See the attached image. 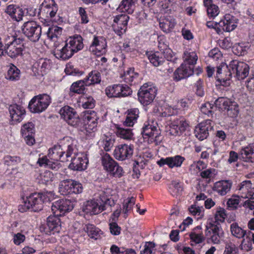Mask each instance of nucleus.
<instances>
[{"mask_svg": "<svg viewBox=\"0 0 254 254\" xmlns=\"http://www.w3.org/2000/svg\"><path fill=\"white\" fill-rule=\"evenodd\" d=\"M139 111L137 109H132L128 111L127 115L124 125L128 127H132L136 122L138 117Z\"/></svg>", "mask_w": 254, "mask_h": 254, "instance_id": "nucleus-41", "label": "nucleus"}, {"mask_svg": "<svg viewBox=\"0 0 254 254\" xmlns=\"http://www.w3.org/2000/svg\"><path fill=\"white\" fill-rule=\"evenodd\" d=\"M5 11L17 21L21 20L24 14L22 8L14 5H8Z\"/></svg>", "mask_w": 254, "mask_h": 254, "instance_id": "nucleus-30", "label": "nucleus"}, {"mask_svg": "<svg viewBox=\"0 0 254 254\" xmlns=\"http://www.w3.org/2000/svg\"><path fill=\"white\" fill-rule=\"evenodd\" d=\"M227 115L230 117H234L238 115L239 113L238 106L236 103L231 101L226 110Z\"/></svg>", "mask_w": 254, "mask_h": 254, "instance_id": "nucleus-51", "label": "nucleus"}, {"mask_svg": "<svg viewBox=\"0 0 254 254\" xmlns=\"http://www.w3.org/2000/svg\"><path fill=\"white\" fill-rule=\"evenodd\" d=\"M4 163L7 165H11L13 163L20 162V158L17 156L7 155L3 158Z\"/></svg>", "mask_w": 254, "mask_h": 254, "instance_id": "nucleus-62", "label": "nucleus"}, {"mask_svg": "<svg viewBox=\"0 0 254 254\" xmlns=\"http://www.w3.org/2000/svg\"><path fill=\"white\" fill-rule=\"evenodd\" d=\"M184 63L174 73V78L177 81L186 78L193 73V65L196 64L197 56L195 52H186L184 53Z\"/></svg>", "mask_w": 254, "mask_h": 254, "instance_id": "nucleus-3", "label": "nucleus"}, {"mask_svg": "<svg viewBox=\"0 0 254 254\" xmlns=\"http://www.w3.org/2000/svg\"><path fill=\"white\" fill-rule=\"evenodd\" d=\"M203 3L209 18H213L218 15L220 12L219 8L213 3L212 0H203Z\"/></svg>", "mask_w": 254, "mask_h": 254, "instance_id": "nucleus-32", "label": "nucleus"}, {"mask_svg": "<svg viewBox=\"0 0 254 254\" xmlns=\"http://www.w3.org/2000/svg\"><path fill=\"white\" fill-rule=\"evenodd\" d=\"M190 237L191 241L195 244L202 243L205 239V236H204L202 231V228L200 226L195 227L190 233Z\"/></svg>", "mask_w": 254, "mask_h": 254, "instance_id": "nucleus-31", "label": "nucleus"}, {"mask_svg": "<svg viewBox=\"0 0 254 254\" xmlns=\"http://www.w3.org/2000/svg\"><path fill=\"white\" fill-rule=\"evenodd\" d=\"M7 46L5 49V53L11 58H15L22 54L23 45L20 39H14L9 44H5Z\"/></svg>", "mask_w": 254, "mask_h": 254, "instance_id": "nucleus-18", "label": "nucleus"}, {"mask_svg": "<svg viewBox=\"0 0 254 254\" xmlns=\"http://www.w3.org/2000/svg\"><path fill=\"white\" fill-rule=\"evenodd\" d=\"M87 80L88 79H84L73 83L70 87V91L78 94L83 93L85 89V86L89 85Z\"/></svg>", "mask_w": 254, "mask_h": 254, "instance_id": "nucleus-39", "label": "nucleus"}, {"mask_svg": "<svg viewBox=\"0 0 254 254\" xmlns=\"http://www.w3.org/2000/svg\"><path fill=\"white\" fill-rule=\"evenodd\" d=\"M59 192L64 195L78 194L82 191V186L79 183L72 180H65L60 182Z\"/></svg>", "mask_w": 254, "mask_h": 254, "instance_id": "nucleus-7", "label": "nucleus"}, {"mask_svg": "<svg viewBox=\"0 0 254 254\" xmlns=\"http://www.w3.org/2000/svg\"><path fill=\"white\" fill-rule=\"evenodd\" d=\"M231 231L232 235L238 238H243L246 234V232L236 223H233L231 225Z\"/></svg>", "mask_w": 254, "mask_h": 254, "instance_id": "nucleus-45", "label": "nucleus"}, {"mask_svg": "<svg viewBox=\"0 0 254 254\" xmlns=\"http://www.w3.org/2000/svg\"><path fill=\"white\" fill-rule=\"evenodd\" d=\"M189 211L191 214L197 217V219H201L203 216V208L202 207L192 205L189 208Z\"/></svg>", "mask_w": 254, "mask_h": 254, "instance_id": "nucleus-50", "label": "nucleus"}, {"mask_svg": "<svg viewBox=\"0 0 254 254\" xmlns=\"http://www.w3.org/2000/svg\"><path fill=\"white\" fill-rule=\"evenodd\" d=\"M114 142V140L112 139L111 137H105V138L103 140L104 149L106 151H109L113 146Z\"/></svg>", "mask_w": 254, "mask_h": 254, "instance_id": "nucleus-64", "label": "nucleus"}, {"mask_svg": "<svg viewBox=\"0 0 254 254\" xmlns=\"http://www.w3.org/2000/svg\"><path fill=\"white\" fill-rule=\"evenodd\" d=\"M54 175L50 171H45L41 173L39 176V179L42 184H47L53 180Z\"/></svg>", "mask_w": 254, "mask_h": 254, "instance_id": "nucleus-54", "label": "nucleus"}, {"mask_svg": "<svg viewBox=\"0 0 254 254\" xmlns=\"http://www.w3.org/2000/svg\"><path fill=\"white\" fill-rule=\"evenodd\" d=\"M62 28L57 26H53L49 28L47 32V36L51 40H54L55 38H57L62 34Z\"/></svg>", "mask_w": 254, "mask_h": 254, "instance_id": "nucleus-46", "label": "nucleus"}, {"mask_svg": "<svg viewBox=\"0 0 254 254\" xmlns=\"http://www.w3.org/2000/svg\"><path fill=\"white\" fill-rule=\"evenodd\" d=\"M227 70H228V65H226L225 64H222L220 65L217 67L216 77L218 81L220 82H223L225 83L227 81L230 80L232 75V72L231 70H229L228 72V74H225V76L220 75L223 71H226Z\"/></svg>", "mask_w": 254, "mask_h": 254, "instance_id": "nucleus-33", "label": "nucleus"}, {"mask_svg": "<svg viewBox=\"0 0 254 254\" xmlns=\"http://www.w3.org/2000/svg\"><path fill=\"white\" fill-rule=\"evenodd\" d=\"M135 203V198L133 197L128 198L123 205V212L125 218L127 216V212L130 210Z\"/></svg>", "mask_w": 254, "mask_h": 254, "instance_id": "nucleus-49", "label": "nucleus"}, {"mask_svg": "<svg viewBox=\"0 0 254 254\" xmlns=\"http://www.w3.org/2000/svg\"><path fill=\"white\" fill-rule=\"evenodd\" d=\"M60 220L55 217H49L47 219V225L49 232L52 234L59 233L61 229V225L59 224Z\"/></svg>", "mask_w": 254, "mask_h": 254, "instance_id": "nucleus-38", "label": "nucleus"}, {"mask_svg": "<svg viewBox=\"0 0 254 254\" xmlns=\"http://www.w3.org/2000/svg\"><path fill=\"white\" fill-rule=\"evenodd\" d=\"M20 70L14 64H11L7 72L6 78L11 81H15L20 79Z\"/></svg>", "mask_w": 254, "mask_h": 254, "instance_id": "nucleus-37", "label": "nucleus"}, {"mask_svg": "<svg viewBox=\"0 0 254 254\" xmlns=\"http://www.w3.org/2000/svg\"><path fill=\"white\" fill-rule=\"evenodd\" d=\"M161 6L162 10H163L164 12H167L168 11H170L172 8L175 10L173 4L170 0H164L163 1Z\"/></svg>", "mask_w": 254, "mask_h": 254, "instance_id": "nucleus-60", "label": "nucleus"}, {"mask_svg": "<svg viewBox=\"0 0 254 254\" xmlns=\"http://www.w3.org/2000/svg\"><path fill=\"white\" fill-rule=\"evenodd\" d=\"M66 42L73 53L80 50L83 47L82 38L79 35L70 37Z\"/></svg>", "mask_w": 254, "mask_h": 254, "instance_id": "nucleus-29", "label": "nucleus"}, {"mask_svg": "<svg viewBox=\"0 0 254 254\" xmlns=\"http://www.w3.org/2000/svg\"><path fill=\"white\" fill-rule=\"evenodd\" d=\"M210 120H206L200 123L195 127L194 133L195 136L200 140L206 139L209 134V131L212 129Z\"/></svg>", "mask_w": 254, "mask_h": 254, "instance_id": "nucleus-19", "label": "nucleus"}, {"mask_svg": "<svg viewBox=\"0 0 254 254\" xmlns=\"http://www.w3.org/2000/svg\"><path fill=\"white\" fill-rule=\"evenodd\" d=\"M110 202L111 200L109 199H106L104 202V205H99L94 200H88L83 204L82 211L86 214H97L106 209L107 207L110 205Z\"/></svg>", "mask_w": 254, "mask_h": 254, "instance_id": "nucleus-12", "label": "nucleus"}, {"mask_svg": "<svg viewBox=\"0 0 254 254\" xmlns=\"http://www.w3.org/2000/svg\"><path fill=\"white\" fill-rule=\"evenodd\" d=\"M148 59L150 63L155 66L159 65L163 62V59L161 58H159L156 53L149 55Z\"/></svg>", "mask_w": 254, "mask_h": 254, "instance_id": "nucleus-57", "label": "nucleus"}, {"mask_svg": "<svg viewBox=\"0 0 254 254\" xmlns=\"http://www.w3.org/2000/svg\"><path fill=\"white\" fill-rule=\"evenodd\" d=\"M53 195L52 192H47L44 193H33L26 197L23 200V205L19 206V210L24 212L29 209L34 211L42 209L45 201H50V197Z\"/></svg>", "mask_w": 254, "mask_h": 254, "instance_id": "nucleus-2", "label": "nucleus"}, {"mask_svg": "<svg viewBox=\"0 0 254 254\" xmlns=\"http://www.w3.org/2000/svg\"><path fill=\"white\" fill-rule=\"evenodd\" d=\"M238 252L236 246L232 243H229L226 245L224 254H237Z\"/></svg>", "mask_w": 254, "mask_h": 254, "instance_id": "nucleus-59", "label": "nucleus"}, {"mask_svg": "<svg viewBox=\"0 0 254 254\" xmlns=\"http://www.w3.org/2000/svg\"><path fill=\"white\" fill-rule=\"evenodd\" d=\"M116 133L118 137L126 140H131L133 135L131 129L121 127L118 125L116 126Z\"/></svg>", "mask_w": 254, "mask_h": 254, "instance_id": "nucleus-40", "label": "nucleus"}, {"mask_svg": "<svg viewBox=\"0 0 254 254\" xmlns=\"http://www.w3.org/2000/svg\"><path fill=\"white\" fill-rule=\"evenodd\" d=\"M228 70H231L232 74H235L238 79L241 80L248 75L249 66L244 62L233 60L228 65Z\"/></svg>", "mask_w": 254, "mask_h": 254, "instance_id": "nucleus-9", "label": "nucleus"}, {"mask_svg": "<svg viewBox=\"0 0 254 254\" xmlns=\"http://www.w3.org/2000/svg\"><path fill=\"white\" fill-rule=\"evenodd\" d=\"M254 146L250 144L242 148L240 153V158L247 162H254Z\"/></svg>", "mask_w": 254, "mask_h": 254, "instance_id": "nucleus-28", "label": "nucleus"}, {"mask_svg": "<svg viewBox=\"0 0 254 254\" xmlns=\"http://www.w3.org/2000/svg\"><path fill=\"white\" fill-rule=\"evenodd\" d=\"M105 47L106 43L103 39L99 40L97 37H95L89 47V50L94 55L99 56L105 53Z\"/></svg>", "mask_w": 254, "mask_h": 254, "instance_id": "nucleus-26", "label": "nucleus"}, {"mask_svg": "<svg viewBox=\"0 0 254 254\" xmlns=\"http://www.w3.org/2000/svg\"><path fill=\"white\" fill-rule=\"evenodd\" d=\"M105 92L109 98L122 97L131 95L132 90L126 85L118 84L107 87Z\"/></svg>", "mask_w": 254, "mask_h": 254, "instance_id": "nucleus-11", "label": "nucleus"}, {"mask_svg": "<svg viewBox=\"0 0 254 254\" xmlns=\"http://www.w3.org/2000/svg\"><path fill=\"white\" fill-rule=\"evenodd\" d=\"M157 90L155 87L148 86L146 84L141 86L138 92V100L143 105L150 104L154 100Z\"/></svg>", "mask_w": 254, "mask_h": 254, "instance_id": "nucleus-10", "label": "nucleus"}, {"mask_svg": "<svg viewBox=\"0 0 254 254\" xmlns=\"http://www.w3.org/2000/svg\"><path fill=\"white\" fill-rule=\"evenodd\" d=\"M224 233L221 226L218 224L210 223L206 226L205 236L208 242L219 244L224 237Z\"/></svg>", "mask_w": 254, "mask_h": 254, "instance_id": "nucleus-5", "label": "nucleus"}, {"mask_svg": "<svg viewBox=\"0 0 254 254\" xmlns=\"http://www.w3.org/2000/svg\"><path fill=\"white\" fill-rule=\"evenodd\" d=\"M88 162V159L85 155L76 154L75 156L72 158L69 167L74 171H82L86 168Z\"/></svg>", "mask_w": 254, "mask_h": 254, "instance_id": "nucleus-20", "label": "nucleus"}, {"mask_svg": "<svg viewBox=\"0 0 254 254\" xmlns=\"http://www.w3.org/2000/svg\"><path fill=\"white\" fill-rule=\"evenodd\" d=\"M74 206V202L69 199H62L53 203L51 209L56 215L61 216L72 210Z\"/></svg>", "mask_w": 254, "mask_h": 254, "instance_id": "nucleus-13", "label": "nucleus"}, {"mask_svg": "<svg viewBox=\"0 0 254 254\" xmlns=\"http://www.w3.org/2000/svg\"><path fill=\"white\" fill-rule=\"evenodd\" d=\"M21 132L22 134H32L34 132V125L32 123H28L23 125L21 128Z\"/></svg>", "mask_w": 254, "mask_h": 254, "instance_id": "nucleus-58", "label": "nucleus"}, {"mask_svg": "<svg viewBox=\"0 0 254 254\" xmlns=\"http://www.w3.org/2000/svg\"><path fill=\"white\" fill-rule=\"evenodd\" d=\"M83 230L91 238H94L96 240L98 239L100 235V230L98 228H96L93 225L87 224L85 225L83 227Z\"/></svg>", "mask_w": 254, "mask_h": 254, "instance_id": "nucleus-42", "label": "nucleus"}, {"mask_svg": "<svg viewBox=\"0 0 254 254\" xmlns=\"http://www.w3.org/2000/svg\"><path fill=\"white\" fill-rule=\"evenodd\" d=\"M227 216L225 210L221 207L217 208L215 214L216 222H223Z\"/></svg>", "mask_w": 254, "mask_h": 254, "instance_id": "nucleus-55", "label": "nucleus"}, {"mask_svg": "<svg viewBox=\"0 0 254 254\" xmlns=\"http://www.w3.org/2000/svg\"><path fill=\"white\" fill-rule=\"evenodd\" d=\"M185 160L184 157L180 155H176L174 157L162 158L157 163L160 167L166 164L170 168L172 169L181 167Z\"/></svg>", "mask_w": 254, "mask_h": 254, "instance_id": "nucleus-22", "label": "nucleus"}, {"mask_svg": "<svg viewBox=\"0 0 254 254\" xmlns=\"http://www.w3.org/2000/svg\"><path fill=\"white\" fill-rule=\"evenodd\" d=\"M137 0H123L119 6V8L124 12L132 13L133 11V7Z\"/></svg>", "mask_w": 254, "mask_h": 254, "instance_id": "nucleus-43", "label": "nucleus"}, {"mask_svg": "<svg viewBox=\"0 0 254 254\" xmlns=\"http://www.w3.org/2000/svg\"><path fill=\"white\" fill-rule=\"evenodd\" d=\"M59 113L61 117L70 126L76 127L80 123L79 116L74 109L69 106H64L61 109Z\"/></svg>", "mask_w": 254, "mask_h": 254, "instance_id": "nucleus-14", "label": "nucleus"}, {"mask_svg": "<svg viewBox=\"0 0 254 254\" xmlns=\"http://www.w3.org/2000/svg\"><path fill=\"white\" fill-rule=\"evenodd\" d=\"M176 23L174 18L171 16L161 18L159 19V26L162 30L168 32L175 26Z\"/></svg>", "mask_w": 254, "mask_h": 254, "instance_id": "nucleus-34", "label": "nucleus"}, {"mask_svg": "<svg viewBox=\"0 0 254 254\" xmlns=\"http://www.w3.org/2000/svg\"><path fill=\"white\" fill-rule=\"evenodd\" d=\"M240 249L246 252L252 249V244L251 241V232H249L248 235L244 239L240 246Z\"/></svg>", "mask_w": 254, "mask_h": 254, "instance_id": "nucleus-52", "label": "nucleus"}, {"mask_svg": "<svg viewBox=\"0 0 254 254\" xmlns=\"http://www.w3.org/2000/svg\"><path fill=\"white\" fill-rule=\"evenodd\" d=\"M142 134L144 141L148 144L159 145L163 140V136L161 134V131L157 123L153 122L151 124L147 123L142 128Z\"/></svg>", "mask_w": 254, "mask_h": 254, "instance_id": "nucleus-4", "label": "nucleus"}, {"mask_svg": "<svg viewBox=\"0 0 254 254\" xmlns=\"http://www.w3.org/2000/svg\"><path fill=\"white\" fill-rule=\"evenodd\" d=\"M85 79H88L89 85L99 83L101 80L100 73L97 71H91Z\"/></svg>", "mask_w": 254, "mask_h": 254, "instance_id": "nucleus-47", "label": "nucleus"}, {"mask_svg": "<svg viewBox=\"0 0 254 254\" xmlns=\"http://www.w3.org/2000/svg\"><path fill=\"white\" fill-rule=\"evenodd\" d=\"M114 170L112 172H109V173L115 177L120 178L123 175V170L122 168L119 166L118 164L114 167Z\"/></svg>", "mask_w": 254, "mask_h": 254, "instance_id": "nucleus-63", "label": "nucleus"}, {"mask_svg": "<svg viewBox=\"0 0 254 254\" xmlns=\"http://www.w3.org/2000/svg\"><path fill=\"white\" fill-rule=\"evenodd\" d=\"M155 247V244L152 242H146L144 250L141 252V254H152Z\"/></svg>", "mask_w": 254, "mask_h": 254, "instance_id": "nucleus-61", "label": "nucleus"}, {"mask_svg": "<svg viewBox=\"0 0 254 254\" xmlns=\"http://www.w3.org/2000/svg\"><path fill=\"white\" fill-rule=\"evenodd\" d=\"M50 67L49 60L40 59L33 65L32 71L35 76H43L46 69Z\"/></svg>", "mask_w": 254, "mask_h": 254, "instance_id": "nucleus-25", "label": "nucleus"}, {"mask_svg": "<svg viewBox=\"0 0 254 254\" xmlns=\"http://www.w3.org/2000/svg\"><path fill=\"white\" fill-rule=\"evenodd\" d=\"M133 146L127 144L117 146L114 151V156L119 160L123 161L130 158L133 154Z\"/></svg>", "mask_w": 254, "mask_h": 254, "instance_id": "nucleus-15", "label": "nucleus"}, {"mask_svg": "<svg viewBox=\"0 0 254 254\" xmlns=\"http://www.w3.org/2000/svg\"><path fill=\"white\" fill-rule=\"evenodd\" d=\"M8 110L12 124L19 123L22 120L25 111L22 106L17 104L11 105Z\"/></svg>", "mask_w": 254, "mask_h": 254, "instance_id": "nucleus-23", "label": "nucleus"}, {"mask_svg": "<svg viewBox=\"0 0 254 254\" xmlns=\"http://www.w3.org/2000/svg\"><path fill=\"white\" fill-rule=\"evenodd\" d=\"M240 203V198L238 196H233L229 198L227 202V208L230 210L236 209Z\"/></svg>", "mask_w": 254, "mask_h": 254, "instance_id": "nucleus-53", "label": "nucleus"}, {"mask_svg": "<svg viewBox=\"0 0 254 254\" xmlns=\"http://www.w3.org/2000/svg\"><path fill=\"white\" fill-rule=\"evenodd\" d=\"M237 19L231 14H226L223 20L218 23L219 27L226 32L233 31L237 26Z\"/></svg>", "mask_w": 254, "mask_h": 254, "instance_id": "nucleus-24", "label": "nucleus"}, {"mask_svg": "<svg viewBox=\"0 0 254 254\" xmlns=\"http://www.w3.org/2000/svg\"><path fill=\"white\" fill-rule=\"evenodd\" d=\"M128 16L126 14H120L116 16L114 19L113 28L118 35L121 36L126 32Z\"/></svg>", "mask_w": 254, "mask_h": 254, "instance_id": "nucleus-17", "label": "nucleus"}, {"mask_svg": "<svg viewBox=\"0 0 254 254\" xmlns=\"http://www.w3.org/2000/svg\"><path fill=\"white\" fill-rule=\"evenodd\" d=\"M124 77L126 82L131 84L134 81L135 83V81L138 77V74L135 72L133 69L130 68L125 73Z\"/></svg>", "mask_w": 254, "mask_h": 254, "instance_id": "nucleus-44", "label": "nucleus"}, {"mask_svg": "<svg viewBox=\"0 0 254 254\" xmlns=\"http://www.w3.org/2000/svg\"><path fill=\"white\" fill-rule=\"evenodd\" d=\"M109 229L110 233L113 235H119L121 233V228L115 221H109Z\"/></svg>", "mask_w": 254, "mask_h": 254, "instance_id": "nucleus-56", "label": "nucleus"}, {"mask_svg": "<svg viewBox=\"0 0 254 254\" xmlns=\"http://www.w3.org/2000/svg\"><path fill=\"white\" fill-rule=\"evenodd\" d=\"M239 190L242 191V197L254 199V188L252 187L250 181H245L241 183Z\"/></svg>", "mask_w": 254, "mask_h": 254, "instance_id": "nucleus-27", "label": "nucleus"}, {"mask_svg": "<svg viewBox=\"0 0 254 254\" xmlns=\"http://www.w3.org/2000/svg\"><path fill=\"white\" fill-rule=\"evenodd\" d=\"M188 127L184 118L181 117L173 120L170 126L169 133L172 135H179L184 131Z\"/></svg>", "mask_w": 254, "mask_h": 254, "instance_id": "nucleus-16", "label": "nucleus"}, {"mask_svg": "<svg viewBox=\"0 0 254 254\" xmlns=\"http://www.w3.org/2000/svg\"><path fill=\"white\" fill-rule=\"evenodd\" d=\"M102 164L104 169L108 172H112L114 167L118 163L108 154H104L102 157Z\"/></svg>", "mask_w": 254, "mask_h": 254, "instance_id": "nucleus-35", "label": "nucleus"}, {"mask_svg": "<svg viewBox=\"0 0 254 254\" xmlns=\"http://www.w3.org/2000/svg\"><path fill=\"white\" fill-rule=\"evenodd\" d=\"M41 27L34 21L25 22L22 27L23 33L33 42L39 40L41 35Z\"/></svg>", "mask_w": 254, "mask_h": 254, "instance_id": "nucleus-8", "label": "nucleus"}, {"mask_svg": "<svg viewBox=\"0 0 254 254\" xmlns=\"http://www.w3.org/2000/svg\"><path fill=\"white\" fill-rule=\"evenodd\" d=\"M53 53L57 58L63 60L68 59L73 55L72 50L70 49L66 42L64 45H55Z\"/></svg>", "mask_w": 254, "mask_h": 254, "instance_id": "nucleus-21", "label": "nucleus"}, {"mask_svg": "<svg viewBox=\"0 0 254 254\" xmlns=\"http://www.w3.org/2000/svg\"><path fill=\"white\" fill-rule=\"evenodd\" d=\"M230 103L231 101L229 99L223 97L219 98L215 102L216 107L223 111L227 110Z\"/></svg>", "mask_w": 254, "mask_h": 254, "instance_id": "nucleus-48", "label": "nucleus"}, {"mask_svg": "<svg viewBox=\"0 0 254 254\" xmlns=\"http://www.w3.org/2000/svg\"><path fill=\"white\" fill-rule=\"evenodd\" d=\"M231 184L226 181H222L215 183L214 190L221 195H225L230 191Z\"/></svg>", "mask_w": 254, "mask_h": 254, "instance_id": "nucleus-36", "label": "nucleus"}, {"mask_svg": "<svg viewBox=\"0 0 254 254\" xmlns=\"http://www.w3.org/2000/svg\"><path fill=\"white\" fill-rule=\"evenodd\" d=\"M76 148V141L70 137H65L59 144L55 145L49 150L48 157L53 161H65L66 158L71 156Z\"/></svg>", "mask_w": 254, "mask_h": 254, "instance_id": "nucleus-1", "label": "nucleus"}, {"mask_svg": "<svg viewBox=\"0 0 254 254\" xmlns=\"http://www.w3.org/2000/svg\"><path fill=\"white\" fill-rule=\"evenodd\" d=\"M51 102V99L47 94L35 96L30 102L29 108L32 113H39L45 111Z\"/></svg>", "mask_w": 254, "mask_h": 254, "instance_id": "nucleus-6", "label": "nucleus"}]
</instances>
